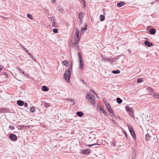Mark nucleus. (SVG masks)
Wrapping results in <instances>:
<instances>
[{
    "label": "nucleus",
    "instance_id": "nucleus-30",
    "mask_svg": "<svg viewBox=\"0 0 159 159\" xmlns=\"http://www.w3.org/2000/svg\"><path fill=\"white\" fill-rule=\"evenodd\" d=\"M110 114H112L111 116L112 117H113V116L115 117V115L113 114V112L112 109H110V111H109Z\"/></svg>",
    "mask_w": 159,
    "mask_h": 159
},
{
    "label": "nucleus",
    "instance_id": "nucleus-57",
    "mask_svg": "<svg viewBox=\"0 0 159 159\" xmlns=\"http://www.w3.org/2000/svg\"><path fill=\"white\" fill-rule=\"evenodd\" d=\"M22 73L24 75H25V73L24 71H23Z\"/></svg>",
    "mask_w": 159,
    "mask_h": 159
},
{
    "label": "nucleus",
    "instance_id": "nucleus-38",
    "mask_svg": "<svg viewBox=\"0 0 159 159\" xmlns=\"http://www.w3.org/2000/svg\"><path fill=\"white\" fill-rule=\"evenodd\" d=\"M9 128L11 130H13L15 129V127L12 125H10L9 126Z\"/></svg>",
    "mask_w": 159,
    "mask_h": 159
},
{
    "label": "nucleus",
    "instance_id": "nucleus-31",
    "mask_svg": "<svg viewBox=\"0 0 159 159\" xmlns=\"http://www.w3.org/2000/svg\"><path fill=\"white\" fill-rule=\"evenodd\" d=\"M143 80L142 78H139L137 80V82L138 83H139L142 82Z\"/></svg>",
    "mask_w": 159,
    "mask_h": 159
},
{
    "label": "nucleus",
    "instance_id": "nucleus-29",
    "mask_svg": "<svg viewBox=\"0 0 159 159\" xmlns=\"http://www.w3.org/2000/svg\"><path fill=\"white\" fill-rule=\"evenodd\" d=\"M27 16L30 19H33V16L30 14H28Z\"/></svg>",
    "mask_w": 159,
    "mask_h": 159
},
{
    "label": "nucleus",
    "instance_id": "nucleus-2",
    "mask_svg": "<svg viewBox=\"0 0 159 159\" xmlns=\"http://www.w3.org/2000/svg\"><path fill=\"white\" fill-rule=\"evenodd\" d=\"M73 63L71 62L70 66L69 69H67L65 72L64 76L65 80L68 82H69L70 77L71 75V72L70 71V69H72Z\"/></svg>",
    "mask_w": 159,
    "mask_h": 159
},
{
    "label": "nucleus",
    "instance_id": "nucleus-46",
    "mask_svg": "<svg viewBox=\"0 0 159 159\" xmlns=\"http://www.w3.org/2000/svg\"><path fill=\"white\" fill-rule=\"evenodd\" d=\"M103 101H104L105 104L107 103V102L106 100H105L104 99H103Z\"/></svg>",
    "mask_w": 159,
    "mask_h": 159
},
{
    "label": "nucleus",
    "instance_id": "nucleus-41",
    "mask_svg": "<svg viewBox=\"0 0 159 159\" xmlns=\"http://www.w3.org/2000/svg\"><path fill=\"white\" fill-rule=\"evenodd\" d=\"M31 57L33 59V60L35 62H36L37 61L34 58V57L33 56H31Z\"/></svg>",
    "mask_w": 159,
    "mask_h": 159
},
{
    "label": "nucleus",
    "instance_id": "nucleus-53",
    "mask_svg": "<svg viewBox=\"0 0 159 159\" xmlns=\"http://www.w3.org/2000/svg\"><path fill=\"white\" fill-rule=\"evenodd\" d=\"M82 81L86 85V83L84 82V81L83 80H82Z\"/></svg>",
    "mask_w": 159,
    "mask_h": 159
},
{
    "label": "nucleus",
    "instance_id": "nucleus-43",
    "mask_svg": "<svg viewBox=\"0 0 159 159\" xmlns=\"http://www.w3.org/2000/svg\"><path fill=\"white\" fill-rule=\"evenodd\" d=\"M70 101H71V102H72L73 103V105H74L75 104V103L74 102V99H71V100H70Z\"/></svg>",
    "mask_w": 159,
    "mask_h": 159
},
{
    "label": "nucleus",
    "instance_id": "nucleus-7",
    "mask_svg": "<svg viewBox=\"0 0 159 159\" xmlns=\"http://www.w3.org/2000/svg\"><path fill=\"white\" fill-rule=\"evenodd\" d=\"M144 44L148 47H150L153 45L152 43H151L148 41H146L144 42Z\"/></svg>",
    "mask_w": 159,
    "mask_h": 159
},
{
    "label": "nucleus",
    "instance_id": "nucleus-23",
    "mask_svg": "<svg viewBox=\"0 0 159 159\" xmlns=\"http://www.w3.org/2000/svg\"><path fill=\"white\" fill-rule=\"evenodd\" d=\"M151 138V136H150L148 134H146L145 135V139L147 140H150V138Z\"/></svg>",
    "mask_w": 159,
    "mask_h": 159
},
{
    "label": "nucleus",
    "instance_id": "nucleus-20",
    "mask_svg": "<svg viewBox=\"0 0 159 159\" xmlns=\"http://www.w3.org/2000/svg\"><path fill=\"white\" fill-rule=\"evenodd\" d=\"M120 72V71L118 70H113L112 71V73L114 74H118Z\"/></svg>",
    "mask_w": 159,
    "mask_h": 159
},
{
    "label": "nucleus",
    "instance_id": "nucleus-8",
    "mask_svg": "<svg viewBox=\"0 0 159 159\" xmlns=\"http://www.w3.org/2000/svg\"><path fill=\"white\" fill-rule=\"evenodd\" d=\"M84 13L82 12H80L78 14V18L79 20L82 19L83 18Z\"/></svg>",
    "mask_w": 159,
    "mask_h": 159
},
{
    "label": "nucleus",
    "instance_id": "nucleus-37",
    "mask_svg": "<svg viewBox=\"0 0 159 159\" xmlns=\"http://www.w3.org/2000/svg\"><path fill=\"white\" fill-rule=\"evenodd\" d=\"M86 24V27L85 28H83L82 29V28L81 29V30L82 32V31L83 30H86L87 29V24Z\"/></svg>",
    "mask_w": 159,
    "mask_h": 159
},
{
    "label": "nucleus",
    "instance_id": "nucleus-49",
    "mask_svg": "<svg viewBox=\"0 0 159 159\" xmlns=\"http://www.w3.org/2000/svg\"><path fill=\"white\" fill-rule=\"evenodd\" d=\"M3 68V66H2L0 65V71Z\"/></svg>",
    "mask_w": 159,
    "mask_h": 159
},
{
    "label": "nucleus",
    "instance_id": "nucleus-13",
    "mask_svg": "<svg viewBox=\"0 0 159 159\" xmlns=\"http://www.w3.org/2000/svg\"><path fill=\"white\" fill-rule=\"evenodd\" d=\"M77 115L79 117H82L84 114L81 111H78L76 112Z\"/></svg>",
    "mask_w": 159,
    "mask_h": 159
},
{
    "label": "nucleus",
    "instance_id": "nucleus-4",
    "mask_svg": "<svg viewBox=\"0 0 159 159\" xmlns=\"http://www.w3.org/2000/svg\"><path fill=\"white\" fill-rule=\"evenodd\" d=\"M128 129L133 138L134 139H136V136L132 126L130 125L129 126Z\"/></svg>",
    "mask_w": 159,
    "mask_h": 159
},
{
    "label": "nucleus",
    "instance_id": "nucleus-19",
    "mask_svg": "<svg viewBox=\"0 0 159 159\" xmlns=\"http://www.w3.org/2000/svg\"><path fill=\"white\" fill-rule=\"evenodd\" d=\"M116 102L120 104L122 102V100L120 98H118L116 99Z\"/></svg>",
    "mask_w": 159,
    "mask_h": 159
},
{
    "label": "nucleus",
    "instance_id": "nucleus-50",
    "mask_svg": "<svg viewBox=\"0 0 159 159\" xmlns=\"http://www.w3.org/2000/svg\"><path fill=\"white\" fill-rule=\"evenodd\" d=\"M80 20V23L82 24V23L83 21H82V19L79 20Z\"/></svg>",
    "mask_w": 159,
    "mask_h": 159
},
{
    "label": "nucleus",
    "instance_id": "nucleus-47",
    "mask_svg": "<svg viewBox=\"0 0 159 159\" xmlns=\"http://www.w3.org/2000/svg\"><path fill=\"white\" fill-rule=\"evenodd\" d=\"M28 105V104L27 103H25V105H24V106L25 107H27Z\"/></svg>",
    "mask_w": 159,
    "mask_h": 159
},
{
    "label": "nucleus",
    "instance_id": "nucleus-25",
    "mask_svg": "<svg viewBox=\"0 0 159 159\" xmlns=\"http://www.w3.org/2000/svg\"><path fill=\"white\" fill-rule=\"evenodd\" d=\"M57 8H58V11H59L60 12H62L63 10L62 9V8H61V7L58 6L57 7Z\"/></svg>",
    "mask_w": 159,
    "mask_h": 159
},
{
    "label": "nucleus",
    "instance_id": "nucleus-44",
    "mask_svg": "<svg viewBox=\"0 0 159 159\" xmlns=\"http://www.w3.org/2000/svg\"><path fill=\"white\" fill-rule=\"evenodd\" d=\"M23 48H24V50L26 52H27V53H28V50L26 48H25L24 47H23Z\"/></svg>",
    "mask_w": 159,
    "mask_h": 159
},
{
    "label": "nucleus",
    "instance_id": "nucleus-42",
    "mask_svg": "<svg viewBox=\"0 0 159 159\" xmlns=\"http://www.w3.org/2000/svg\"><path fill=\"white\" fill-rule=\"evenodd\" d=\"M79 62H80V63H82V62L83 61L82 59V58H79Z\"/></svg>",
    "mask_w": 159,
    "mask_h": 159
},
{
    "label": "nucleus",
    "instance_id": "nucleus-1",
    "mask_svg": "<svg viewBox=\"0 0 159 159\" xmlns=\"http://www.w3.org/2000/svg\"><path fill=\"white\" fill-rule=\"evenodd\" d=\"M95 95L97 96L96 93L92 90L90 91L87 93L86 98L88 100L89 102L91 104H95Z\"/></svg>",
    "mask_w": 159,
    "mask_h": 159
},
{
    "label": "nucleus",
    "instance_id": "nucleus-26",
    "mask_svg": "<svg viewBox=\"0 0 159 159\" xmlns=\"http://www.w3.org/2000/svg\"><path fill=\"white\" fill-rule=\"evenodd\" d=\"M1 74L2 75H4L6 77V78H7V77H8V75L7 74V73H6L5 72H2L1 73Z\"/></svg>",
    "mask_w": 159,
    "mask_h": 159
},
{
    "label": "nucleus",
    "instance_id": "nucleus-12",
    "mask_svg": "<svg viewBox=\"0 0 159 159\" xmlns=\"http://www.w3.org/2000/svg\"><path fill=\"white\" fill-rule=\"evenodd\" d=\"M125 5V2H120L117 4V6L118 7H120Z\"/></svg>",
    "mask_w": 159,
    "mask_h": 159
},
{
    "label": "nucleus",
    "instance_id": "nucleus-58",
    "mask_svg": "<svg viewBox=\"0 0 159 159\" xmlns=\"http://www.w3.org/2000/svg\"><path fill=\"white\" fill-rule=\"evenodd\" d=\"M68 101H70V100H71V99H67Z\"/></svg>",
    "mask_w": 159,
    "mask_h": 159
},
{
    "label": "nucleus",
    "instance_id": "nucleus-39",
    "mask_svg": "<svg viewBox=\"0 0 159 159\" xmlns=\"http://www.w3.org/2000/svg\"><path fill=\"white\" fill-rule=\"evenodd\" d=\"M77 55H78V56L79 57V58H82V57L81 56V53H80V52H78L77 53Z\"/></svg>",
    "mask_w": 159,
    "mask_h": 159
},
{
    "label": "nucleus",
    "instance_id": "nucleus-51",
    "mask_svg": "<svg viewBox=\"0 0 159 159\" xmlns=\"http://www.w3.org/2000/svg\"><path fill=\"white\" fill-rule=\"evenodd\" d=\"M56 0H51V1L52 3H54L55 2Z\"/></svg>",
    "mask_w": 159,
    "mask_h": 159
},
{
    "label": "nucleus",
    "instance_id": "nucleus-11",
    "mask_svg": "<svg viewBox=\"0 0 159 159\" xmlns=\"http://www.w3.org/2000/svg\"><path fill=\"white\" fill-rule=\"evenodd\" d=\"M125 109L127 111H129L130 112H132L133 109L129 107L128 106H127L125 107Z\"/></svg>",
    "mask_w": 159,
    "mask_h": 159
},
{
    "label": "nucleus",
    "instance_id": "nucleus-36",
    "mask_svg": "<svg viewBox=\"0 0 159 159\" xmlns=\"http://www.w3.org/2000/svg\"><path fill=\"white\" fill-rule=\"evenodd\" d=\"M105 106L107 107V108H110V106L109 105V103H108V102H107V103L105 104Z\"/></svg>",
    "mask_w": 159,
    "mask_h": 159
},
{
    "label": "nucleus",
    "instance_id": "nucleus-52",
    "mask_svg": "<svg viewBox=\"0 0 159 159\" xmlns=\"http://www.w3.org/2000/svg\"><path fill=\"white\" fill-rule=\"evenodd\" d=\"M28 55L31 56H31H33L30 53H29Z\"/></svg>",
    "mask_w": 159,
    "mask_h": 159
},
{
    "label": "nucleus",
    "instance_id": "nucleus-40",
    "mask_svg": "<svg viewBox=\"0 0 159 159\" xmlns=\"http://www.w3.org/2000/svg\"><path fill=\"white\" fill-rule=\"evenodd\" d=\"M44 106L46 108H47L50 106V105L49 104L46 103L45 104Z\"/></svg>",
    "mask_w": 159,
    "mask_h": 159
},
{
    "label": "nucleus",
    "instance_id": "nucleus-45",
    "mask_svg": "<svg viewBox=\"0 0 159 159\" xmlns=\"http://www.w3.org/2000/svg\"><path fill=\"white\" fill-rule=\"evenodd\" d=\"M19 70V72L20 73H22V72L23 71V70L21 69H20Z\"/></svg>",
    "mask_w": 159,
    "mask_h": 159
},
{
    "label": "nucleus",
    "instance_id": "nucleus-48",
    "mask_svg": "<svg viewBox=\"0 0 159 159\" xmlns=\"http://www.w3.org/2000/svg\"><path fill=\"white\" fill-rule=\"evenodd\" d=\"M26 77H28L29 76V75L28 74H25L24 75Z\"/></svg>",
    "mask_w": 159,
    "mask_h": 159
},
{
    "label": "nucleus",
    "instance_id": "nucleus-28",
    "mask_svg": "<svg viewBox=\"0 0 159 159\" xmlns=\"http://www.w3.org/2000/svg\"><path fill=\"white\" fill-rule=\"evenodd\" d=\"M20 127H22V128H30V125H27V126H25V125H20Z\"/></svg>",
    "mask_w": 159,
    "mask_h": 159
},
{
    "label": "nucleus",
    "instance_id": "nucleus-60",
    "mask_svg": "<svg viewBox=\"0 0 159 159\" xmlns=\"http://www.w3.org/2000/svg\"><path fill=\"white\" fill-rule=\"evenodd\" d=\"M83 1H84V0H83Z\"/></svg>",
    "mask_w": 159,
    "mask_h": 159
},
{
    "label": "nucleus",
    "instance_id": "nucleus-27",
    "mask_svg": "<svg viewBox=\"0 0 159 159\" xmlns=\"http://www.w3.org/2000/svg\"><path fill=\"white\" fill-rule=\"evenodd\" d=\"M84 68L83 63H80V65L79 68L80 69L82 70Z\"/></svg>",
    "mask_w": 159,
    "mask_h": 159
},
{
    "label": "nucleus",
    "instance_id": "nucleus-54",
    "mask_svg": "<svg viewBox=\"0 0 159 159\" xmlns=\"http://www.w3.org/2000/svg\"><path fill=\"white\" fill-rule=\"evenodd\" d=\"M107 109L109 111H110V109H111V107H110V108H107Z\"/></svg>",
    "mask_w": 159,
    "mask_h": 159
},
{
    "label": "nucleus",
    "instance_id": "nucleus-33",
    "mask_svg": "<svg viewBox=\"0 0 159 159\" xmlns=\"http://www.w3.org/2000/svg\"><path fill=\"white\" fill-rule=\"evenodd\" d=\"M53 32L55 33H58V29H53Z\"/></svg>",
    "mask_w": 159,
    "mask_h": 159
},
{
    "label": "nucleus",
    "instance_id": "nucleus-17",
    "mask_svg": "<svg viewBox=\"0 0 159 159\" xmlns=\"http://www.w3.org/2000/svg\"><path fill=\"white\" fill-rule=\"evenodd\" d=\"M152 95L153 96H154L156 98H159L158 97V96H159V95L157 93H155L154 92H153L152 93Z\"/></svg>",
    "mask_w": 159,
    "mask_h": 159
},
{
    "label": "nucleus",
    "instance_id": "nucleus-21",
    "mask_svg": "<svg viewBox=\"0 0 159 159\" xmlns=\"http://www.w3.org/2000/svg\"><path fill=\"white\" fill-rule=\"evenodd\" d=\"M52 25L54 27H57L58 26V24L57 23H55V22L54 21L52 22Z\"/></svg>",
    "mask_w": 159,
    "mask_h": 159
},
{
    "label": "nucleus",
    "instance_id": "nucleus-22",
    "mask_svg": "<svg viewBox=\"0 0 159 159\" xmlns=\"http://www.w3.org/2000/svg\"><path fill=\"white\" fill-rule=\"evenodd\" d=\"M99 145V144H98V143H94V144H92L87 145L86 146L89 147H91V146H93L95 145Z\"/></svg>",
    "mask_w": 159,
    "mask_h": 159
},
{
    "label": "nucleus",
    "instance_id": "nucleus-15",
    "mask_svg": "<svg viewBox=\"0 0 159 159\" xmlns=\"http://www.w3.org/2000/svg\"><path fill=\"white\" fill-rule=\"evenodd\" d=\"M42 90L43 91H47L48 90V88L47 86H44L42 87Z\"/></svg>",
    "mask_w": 159,
    "mask_h": 159
},
{
    "label": "nucleus",
    "instance_id": "nucleus-18",
    "mask_svg": "<svg viewBox=\"0 0 159 159\" xmlns=\"http://www.w3.org/2000/svg\"><path fill=\"white\" fill-rule=\"evenodd\" d=\"M105 18V17L103 15H101L100 16V20L102 21L104 20Z\"/></svg>",
    "mask_w": 159,
    "mask_h": 159
},
{
    "label": "nucleus",
    "instance_id": "nucleus-9",
    "mask_svg": "<svg viewBox=\"0 0 159 159\" xmlns=\"http://www.w3.org/2000/svg\"><path fill=\"white\" fill-rule=\"evenodd\" d=\"M103 60H102V61H103V60H104V61L105 62L106 61H108L110 62L111 63H113V61L110 58H108L107 57H106L105 58H103Z\"/></svg>",
    "mask_w": 159,
    "mask_h": 159
},
{
    "label": "nucleus",
    "instance_id": "nucleus-34",
    "mask_svg": "<svg viewBox=\"0 0 159 159\" xmlns=\"http://www.w3.org/2000/svg\"><path fill=\"white\" fill-rule=\"evenodd\" d=\"M6 111V109L4 108H2L0 109V112H2L4 111Z\"/></svg>",
    "mask_w": 159,
    "mask_h": 159
},
{
    "label": "nucleus",
    "instance_id": "nucleus-24",
    "mask_svg": "<svg viewBox=\"0 0 159 159\" xmlns=\"http://www.w3.org/2000/svg\"><path fill=\"white\" fill-rule=\"evenodd\" d=\"M147 90L149 92H152L153 91V89L150 87H148L147 88Z\"/></svg>",
    "mask_w": 159,
    "mask_h": 159
},
{
    "label": "nucleus",
    "instance_id": "nucleus-35",
    "mask_svg": "<svg viewBox=\"0 0 159 159\" xmlns=\"http://www.w3.org/2000/svg\"><path fill=\"white\" fill-rule=\"evenodd\" d=\"M30 111L31 112H34V108L33 107H31L30 108Z\"/></svg>",
    "mask_w": 159,
    "mask_h": 159
},
{
    "label": "nucleus",
    "instance_id": "nucleus-55",
    "mask_svg": "<svg viewBox=\"0 0 159 159\" xmlns=\"http://www.w3.org/2000/svg\"><path fill=\"white\" fill-rule=\"evenodd\" d=\"M51 21L52 22V20H54V19H53V17H52L51 18Z\"/></svg>",
    "mask_w": 159,
    "mask_h": 159
},
{
    "label": "nucleus",
    "instance_id": "nucleus-6",
    "mask_svg": "<svg viewBox=\"0 0 159 159\" xmlns=\"http://www.w3.org/2000/svg\"><path fill=\"white\" fill-rule=\"evenodd\" d=\"M90 149H83L81 152V153L83 154H87L90 152Z\"/></svg>",
    "mask_w": 159,
    "mask_h": 159
},
{
    "label": "nucleus",
    "instance_id": "nucleus-56",
    "mask_svg": "<svg viewBox=\"0 0 159 159\" xmlns=\"http://www.w3.org/2000/svg\"><path fill=\"white\" fill-rule=\"evenodd\" d=\"M125 135L126 138H127V134H126V133L125 132Z\"/></svg>",
    "mask_w": 159,
    "mask_h": 159
},
{
    "label": "nucleus",
    "instance_id": "nucleus-10",
    "mask_svg": "<svg viewBox=\"0 0 159 159\" xmlns=\"http://www.w3.org/2000/svg\"><path fill=\"white\" fill-rule=\"evenodd\" d=\"M17 104L20 106H23L24 103V101L21 100H18L17 102Z\"/></svg>",
    "mask_w": 159,
    "mask_h": 159
},
{
    "label": "nucleus",
    "instance_id": "nucleus-5",
    "mask_svg": "<svg viewBox=\"0 0 159 159\" xmlns=\"http://www.w3.org/2000/svg\"><path fill=\"white\" fill-rule=\"evenodd\" d=\"M9 138L12 140H15L17 139V137L14 134H10L9 135Z\"/></svg>",
    "mask_w": 159,
    "mask_h": 159
},
{
    "label": "nucleus",
    "instance_id": "nucleus-32",
    "mask_svg": "<svg viewBox=\"0 0 159 159\" xmlns=\"http://www.w3.org/2000/svg\"><path fill=\"white\" fill-rule=\"evenodd\" d=\"M62 64L63 65L66 66H67L68 65H66V64H67V62L66 61H64L62 62Z\"/></svg>",
    "mask_w": 159,
    "mask_h": 159
},
{
    "label": "nucleus",
    "instance_id": "nucleus-14",
    "mask_svg": "<svg viewBox=\"0 0 159 159\" xmlns=\"http://www.w3.org/2000/svg\"><path fill=\"white\" fill-rule=\"evenodd\" d=\"M149 32L151 34H154L155 33L156 31L153 28L150 29L149 30Z\"/></svg>",
    "mask_w": 159,
    "mask_h": 159
},
{
    "label": "nucleus",
    "instance_id": "nucleus-16",
    "mask_svg": "<svg viewBox=\"0 0 159 159\" xmlns=\"http://www.w3.org/2000/svg\"><path fill=\"white\" fill-rule=\"evenodd\" d=\"M99 110L100 111L102 112L105 115H107L106 112L102 108H100L99 107Z\"/></svg>",
    "mask_w": 159,
    "mask_h": 159
},
{
    "label": "nucleus",
    "instance_id": "nucleus-59",
    "mask_svg": "<svg viewBox=\"0 0 159 159\" xmlns=\"http://www.w3.org/2000/svg\"><path fill=\"white\" fill-rule=\"evenodd\" d=\"M113 143V146H115V143Z\"/></svg>",
    "mask_w": 159,
    "mask_h": 159
},
{
    "label": "nucleus",
    "instance_id": "nucleus-3",
    "mask_svg": "<svg viewBox=\"0 0 159 159\" xmlns=\"http://www.w3.org/2000/svg\"><path fill=\"white\" fill-rule=\"evenodd\" d=\"M79 30L76 29L75 35L74 40H75V44H77L78 42L80 40V38L79 37Z\"/></svg>",
    "mask_w": 159,
    "mask_h": 159
}]
</instances>
